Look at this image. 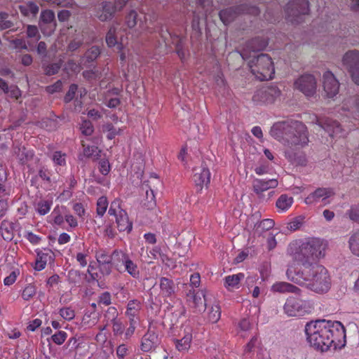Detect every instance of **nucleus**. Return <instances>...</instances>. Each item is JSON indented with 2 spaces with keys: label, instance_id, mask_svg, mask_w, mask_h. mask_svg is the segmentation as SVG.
<instances>
[{
  "label": "nucleus",
  "instance_id": "obj_1",
  "mask_svg": "<svg viewBox=\"0 0 359 359\" xmlns=\"http://www.w3.org/2000/svg\"><path fill=\"white\" fill-rule=\"evenodd\" d=\"M270 134L283 144L288 161L295 165H306V157L302 149L308 145L309 139L304 124L292 120L277 122L272 126Z\"/></svg>",
  "mask_w": 359,
  "mask_h": 359
},
{
  "label": "nucleus",
  "instance_id": "obj_2",
  "mask_svg": "<svg viewBox=\"0 0 359 359\" xmlns=\"http://www.w3.org/2000/svg\"><path fill=\"white\" fill-rule=\"evenodd\" d=\"M307 342L317 351H327L331 347L346 344V330L339 321L317 320L308 322L304 327Z\"/></svg>",
  "mask_w": 359,
  "mask_h": 359
},
{
  "label": "nucleus",
  "instance_id": "obj_3",
  "mask_svg": "<svg viewBox=\"0 0 359 359\" xmlns=\"http://www.w3.org/2000/svg\"><path fill=\"white\" fill-rule=\"evenodd\" d=\"M286 276L290 280L316 293H325L331 287V277L328 271L319 264L300 268L295 264H290Z\"/></svg>",
  "mask_w": 359,
  "mask_h": 359
},
{
  "label": "nucleus",
  "instance_id": "obj_4",
  "mask_svg": "<svg viewBox=\"0 0 359 359\" xmlns=\"http://www.w3.org/2000/svg\"><path fill=\"white\" fill-rule=\"evenodd\" d=\"M268 45V41L264 39L255 38L248 42L240 55L243 60H248L253 57L248 62L251 72L259 80H269L273 79L275 73L273 62L266 54H259L257 57L251 55V53H255L265 48Z\"/></svg>",
  "mask_w": 359,
  "mask_h": 359
},
{
  "label": "nucleus",
  "instance_id": "obj_5",
  "mask_svg": "<svg viewBox=\"0 0 359 359\" xmlns=\"http://www.w3.org/2000/svg\"><path fill=\"white\" fill-rule=\"evenodd\" d=\"M327 243L316 238L297 240L288 247L287 253L292 258L296 266L300 268L314 264L313 262L322 259L325 255Z\"/></svg>",
  "mask_w": 359,
  "mask_h": 359
},
{
  "label": "nucleus",
  "instance_id": "obj_6",
  "mask_svg": "<svg viewBox=\"0 0 359 359\" xmlns=\"http://www.w3.org/2000/svg\"><path fill=\"white\" fill-rule=\"evenodd\" d=\"M314 304L312 301L302 299L293 296L287 297L283 306L284 313L290 317H302L312 312Z\"/></svg>",
  "mask_w": 359,
  "mask_h": 359
},
{
  "label": "nucleus",
  "instance_id": "obj_7",
  "mask_svg": "<svg viewBox=\"0 0 359 359\" xmlns=\"http://www.w3.org/2000/svg\"><path fill=\"white\" fill-rule=\"evenodd\" d=\"M113 260L118 269H119V266H123L124 271L127 272L133 278H139L140 274L139 267L127 253L122 250H115L113 252Z\"/></svg>",
  "mask_w": 359,
  "mask_h": 359
},
{
  "label": "nucleus",
  "instance_id": "obj_8",
  "mask_svg": "<svg viewBox=\"0 0 359 359\" xmlns=\"http://www.w3.org/2000/svg\"><path fill=\"white\" fill-rule=\"evenodd\" d=\"M280 90L276 86H268L258 89L252 97L256 104H272L280 97Z\"/></svg>",
  "mask_w": 359,
  "mask_h": 359
},
{
  "label": "nucleus",
  "instance_id": "obj_9",
  "mask_svg": "<svg viewBox=\"0 0 359 359\" xmlns=\"http://www.w3.org/2000/svg\"><path fill=\"white\" fill-rule=\"evenodd\" d=\"M108 213L116 217L117 227L120 231L128 233L132 230V222L129 221L127 212L116 202L111 203Z\"/></svg>",
  "mask_w": 359,
  "mask_h": 359
},
{
  "label": "nucleus",
  "instance_id": "obj_10",
  "mask_svg": "<svg viewBox=\"0 0 359 359\" xmlns=\"http://www.w3.org/2000/svg\"><path fill=\"white\" fill-rule=\"evenodd\" d=\"M334 194V191L332 189L318 188L305 198L304 203L306 205L321 203L323 205H326L330 203V198Z\"/></svg>",
  "mask_w": 359,
  "mask_h": 359
},
{
  "label": "nucleus",
  "instance_id": "obj_11",
  "mask_svg": "<svg viewBox=\"0 0 359 359\" xmlns=\"http://www.w3.org/2000/svg\"><path fill=\"white\" fill-rule=\"evenodd\" d=\"M343 65L351 73L353 81L359 85V51L347 52L343 57Z\"/></svg>",
  "mask_w": 359,
  "mask_h": 359
},
{
  "label": "nucleus",
  "instance_id": "obj_12",
  "mask_svg": "<svg viewBox=\"0 0 359 359\" xmlns=\"http://www.w3.org/2000/svg\"><path fill=\"white\" fill-rule=\"evenodd\" d=\"M309 2L307 0H292L288 3L286 7V13L288 18L292 22H298L299 20L294 18H297L301 15L309 13Z\"/></svg>",
  "mask_w": 359,
  "mask_h": 359
},
{
  "label": "nucleus",
  "instance_id": "obj_13",
  "mask_svg": "<svg viewBox=\"0 0 359 359\" xmlns=\"http://www.w3.org/2000/svg\"><path fill=\"white\" fill-rule=\"evenodd\" d=\"M294 87L306 96H312L316 91V79L311 74L302 75L295 81Z\"/></svg>",
  "mask_w": 359,
  "mask_h": 359
},
{
  "label": "nucleus",
  "instance_id": "obj_14",
  "mask_svg": "<svg viewBox=\"0 0 359 359\" xmlns=\"http://www.w3.org/2000/svg\"><path fill=\"white\" fill-rule=\"evenodd\" d=\"M240 13L257 15L259 13V10L257 7H248L247 6H241L237 8H229L221 11L219 12V18L223 23L226 25L236 18L237 13Z\"/></svg>",
  "mask_w": 359,
  "mask_h": 359
},
{
  "label": "nucleus",
  "instance_id": "obj_15",
  "mask_svg": "<svg viewBox=\"0 0 359 359\" xmlns=\"http://www.w3.org/2000/svg\"><path fill=\"white\" fill-rule=\"evenodd\" d=\"M323 86L327 97L332 98L339 93V83L330 71H327L323 74Z\"/></svg>",
  "mask_w": 359,
  "mask_h": 359
},
{
  "label": "nucleus",
  "instance_id": "obj_16",
  "mask_svg": "<svg viewBox=\"0 0 359 359\" xmlns=\"http://www.w3.org/2000/svg\"><path fill=\"white\" fill-rule=\"evenodd\" d=\"M210 172L204 165L195 168L194 170L193 181L198 192L201 191L210 183Z\"/></svg>",
  "mask_w": 359,
  "mask_h": 359
},
{
  "label": "nucleus",
  "instance_id": "obj_17",
  "mask_svg": "<svg viewBox=\"0 0 359 359\" xmlns=\"http://www.w3.org/2000/svg\"><path fill=\"white\" fill-rule=\"evenodd\" d=\"M39 26L43 34L49 36L55 29V13L50 10H45L41 13Z\"/></svg>",
  "mask_w": 359,
  "mask_h": 359
},
{
  "label": "nucleus",
  "instance_id": "obj_18",
  "mask_svg": "<svg viewBox=\"0 0 359 359\" xmlns=\"http://www.w3.org/2000/svg\"><path fill=\"white\" fill-rule=\"evenodd\" d=\"M188 301L191 306L195 307L199 311H203L206 307V303L208 301L207 290L203 289L195 292L190 291L187 294Z\"/></svg>",
  "mask_w": 359,
  "mask_h": 359
},
{
  "label": "nucleus",
  "instance_id": "obj_19",
  "mask_svg": "<svg viewBox=\"0 0 359 359\" xmlns=\"http://www.w3.org/2000/svg\"><path fill=\"white\" fill-rule=\"evenodd\" d=\"M116 30L117 27L115 26H113L109 29L106 36V43L109 47H113L117 44V49L120 52V59L121 61H124L128 57V54H126L123 50L124 47L123 38H121V42L120 43H118V34Z\"/></svg>",
  "mask_w": 359,
  "mask_h": 359
},
{
  "label": "nucleus",
  "instance_id": "obj_20",
  "mask_svg": "<svg viewBox=\"0 0 359 359\" xmlns=\"http://www.w3.org/2000/svg\"><path fill=\"white\" fill-rule=\"evenodd\" d=\"M180 339H175L174 343L176 349L180 352L187 351L192 341V329L190 327H185L182 333H180Z\"/></svg>",
  "mask_w": 359,
  "mask_h": 359
},
{
  "label": "nucleus",
  "instance_id": "obj_21",
  "mask_svg": "<svg viewBox=\"0 0 359 359\" xmlns=\"http://www.w3.org/2000/svg\"><path fill=\"white\" fill-rule=\"evenodd\" d=\"M278 184L276 179H255L253 181V190L257 194H260L270 189L276 188Z\"/></svg>",
  "mask_w": 359,
  "mask_h": 359
},
{
  "label": "nucleus",
  "instance_id": "obj_22",
  "mask_svg": "<svg viewBox=\"0 0 359 359\" xmlns=\"http://www.w3.org/2000/svg\"><path fill=\"white\" fill-rule=\"evenodd\" d=\"M243 273L226 276L224 278V286L228 291L238 290L241 286V282L244 279Z\"/></svg>",
  "mask_w": 359,
  "mask_h": 359
},
{
  "label": "nucleus",
  "instance_id": "obj_23",
  "mask_svg": "<svg viewBox=\"0 0 359 359\" xmlns=\"http://www.w3.org/2000/svg\"><path fill=\"white\" fill-rule=\"evenodd\" d=\"M149 185H146L147 187L146 189V201L147 202L144 203V205L148 209H152L156 206V196L155 192L156 189L154 188L155 182L157 184H160L161 182L158 179L154 178L152 180L149 181Z\"/></svg>",
  "mask_w": 359,
  "mask_h": 359
},
{
  "label": "nucleus",
  "instance_id": "obj_24",
  "mask_svg": "<svg viewBox=\"0 0 359 359\" xmlns=\"http://www.w3.org/2000/svg\"><path fill=\"white\" fill-rule=\"evenodd\" d=\"M142 308V304L140 301L133 299L128 302L126 311V316L129 320H135L139 322V313Z\"/></svg>",
  "mask_w": 359,
  "mask_h": 359
},
{
  "label": "nucleus",
  "instance_id": "obj_25",
  "mask_svg": "<svg viewBox=\"0 0 359 359\" xmlns=\"http://www.w3.org/2000/svg\"><path fill=\"white\" fill-rule=\"evenodd\" d=\"M319 126L323 128L332 137L342 136V129L338 122L331 119H326L325 121H319Z\"/></svg>",
  "mask_w": 359,
  "mask_h": 359
},
{
  "label": "nucleus",
  "instance_id": "obj_26",
  "mask_svg": "<svg viewBox=\"0 0 359 359\" xmlns=\"http://www.w3.org/2000/svg\"><path fill=\"white\" fill-rule=\"evenodd\" d=\"M252 329V325L248 318L241 319L235 326L236 335L240 338H246Z\"/></svg>",
  "mask_w": 359,
  "mask_h": 359
},
{
  "label": "nucleus",
  "instance_id": "obj_27",
  "mask_svg": "<svg viewBox=\"0 0 359 359\" xmlns=\"http://www.w3.org/2000/svg\"><path fill=\"white\" fill-rule=\"evenodd\" d=\"M36 254L37 257L34 268L39 271L45 269L48 262L53 259V252L50 250H39L36 252Z\"/></svg>",
  "mask_w": 359,
  "mask_h": 359
},
{
  "label": "nucleus",
  "instance_id": "obj_28",
  "mask_svg": "<svg viewBox=\"0 0 359 359\" xmlns=\"http://www.w3.org/2000/svg\"><path fill=\"white\" fill-rule=\"evenodd\" d=\"M101 10L97 12V18L102 20L105 21L111 19L114 13L117 11L113 3L110 1H104L102 4Z\"/></svg>",
  "mask_w": 359,
  "mask_h": 359
},
{
  "label": "nucleus",
  "instance_id": "obj_29",
  "mask_svg": "<svg viewBox=\"0 0 359 359\" xmlns=\"http://www.w3.org/2000/svg\"><path fill=\"white\" fill-rule=\"evenodd\" d=\"M158 343L157 336L154 332H148L142 339L141 350L144 352L151 351Z\"/></svg>",
  "mask_w": 359,
  "mask_h": 359
},
{
  "label": "nucleus",
  "instance_id": "obj_30",
  "mask_svg": "<svg viewBox=\"0 0 359 359\" xmlns=\"http://www.w3.org/2000/svg\"><path fill=\"white\" fill-rule=\"evenodd\" d=\"M294 198L287 194H281L276 202V208L280 213L287 212L292 205Z\"/></svg>",
  "mask_w": 359,
  "mask_h": 359
},
{
  "label": "nucleus",
  "instance_id": "obj_31",
  "mask_svg": "<svg viewBox=\"0 0 359 359\" xmlns=\"http://www.w3.org/2000/svg\"><path fill=\"white\" fill-rule=\"evenodd\" d=\"M271 291L280 293H294L297 294L300 291L299 288L286 282H277L271 286Z\"/></svg>",
  "mask_w": 359,
  "mask_h": 359
},
{
  "label": "nucleus",
  "instance_id": "obj_32",
  "mask_svg": "<svg viewBox=\"0 0 359 359\" xmlns=\"http://www.w3.org/2000/svg\"><path fill=\"white\" fill-rule=\"evenodd\" d=\"M160 294L163 297H171L175 293V287L172 280L167 278L160 279Z\"/></svg>",
  "mask_w": 359,
  "mask_h": 359
},
{
  "label": "nucleus",
  "instance_id": "obj_33",
  "mask_svg": "<svg viewBox=\"0 0 359 359\" xmlns=\"http://www.w3.org/2000/svg\"><path fill=\"white\" fill-rule=\"evenodd\" d=\"M143 16L145 18V15L143 13H140V15L135 11H131L128 15L126 16V23L129 28L134 27L139 21V27L141 29L144 28V23L142 20V17Z\"/></svg>",
  "mask_w": 359,
  "mask_h": 359
},
{
  "label": "nucleus",
  "instance_id": "obj_34",
  "mask_svg": "<svg viewBox=\"0 0 359 359\" xmlns=\"http://www.w3.org/2000/svg\"><path fill=\"white\" fill-rule=\"evenodd\" d=\"M275 222L271 219H265L255 225L254 233L258 236L262 235L266 231H269L273 227Z\"/></svg>",
  "mask_w": 359,
  "mask_h": 359
},
{
  "label": "nucleus",
  "instance_id": "obj_35",
  "mask_svg": "<svg viewBox=\"0 0 359 359\" xmlns=\"http://www.w3.org/2000/svg\"><path fill=\"white\" fill-rule=\"evenodd\" d=\"M20 11L25 16H35L39 12V6L34 2H28L20 5Z\"/></svg>",
  "mask_w": 359,
  "mask_h": 359
},
{
  "label": "nucleus",
  "instance_id": "obj_36",
  "mask_svg": "<svg viewBox=\"0 0 359 359\" xmlns=\"http://www.w3.org/2000/svg\"><path fill=\"white\" fill-rule=\"evenodd\" d=\"M2 237L6 241H11L13 237V224L7 221L2 222L1 226Z\"/></svg>",
  "mask_w": 359,
  "mask_h": 359
},
{
  "label": "nucleus",
  "instance_id": "obj_37",
  "mask_svg": "<svg viewBox=\"0 0 359 359\" xmlns=\"http://www.w3.org/2000/svg\"><path fill=\"white\" fill-rule=\"evenodd\" d=\"M102 130L104 133H107V137L109 140L114 139L116 136L121 135L123 129L116 128L111 123L104 124L102 127Z\"/></svg>",
  "mask_w": 359,
  "mask_h": 359
},
{
  "label": "nucleus",
  "instance_id": "obj_38",
  "mask_svg": "<svg viewBox=\"0 0 359 359\" xmlns=\"http://www.w3.org/2000/svg\"><path fill=\"white\" fill-rule=\"evenodd\" d=\"M348 245L351 252L359 257V231L354 232L351 236Z\"/></svg>",
  "mask_w": 359,
  "mask_h": 359
},
{
  "label": "nucleus",
  "instance_id": "obj_39",
  "mask_svg": "<svg viewBox=\"0 0 359 359\" xmlns=\"http://www.w3.org/2000/svg\"><path fill=\"white\" fill-rule=\"evenodd\" d=\"M148 256L153 259H161L163 263L168 264L167 262V260H168V256L157 246L149 250Z\"/></svg>",
  "mask_w": 359,
  "mask_h": 359
},
{
  "label": "nucleus",
  "instance_id": "obj_40",
  "mask_svg": "<svg viewBox=\"0 0 359 359\" xmlns=\"http://www.w3.org/2000/svg\"><path fill=\"white\" fill-rule=\"evenodd\" d=\"M65 209L64 207H55L51 212L50 217L53 223L58 226H62L64 223V217L62 213V210Z\"/></svg>",
  "mask_w": 359,
  "mask_h": 359
},
{
  "label": "nucleus",
  "instance_id": "obj_41",
  "mask_svg": "<svg viewBox=\"0 0 359 359\" xmlns=\"http://www.w3.org/2000/svg\"><path fill=\"white\" fill-rule=\"evenodd\" d=\"M89 257H90L89 249H84L83 251L77 252L75 255L76 262L79 264L80 266L82 268L87 266Z\"/></svg>",
  "mask_w": 359,
  "mask_h": 359
},
{
  "label": "nucleus",
  "instance_id": "obj_42",
  "mask_svg": "<svg viewBox=\"0 0 359 359\" xmlns=\"http://www.w3.org/2000/svg\"><path fill=\"white\" fill-rule=\"evenodd\" d=\"M53 203L50 201H41L36 206V211L40 215H45L49 212L51 209Z\"/></svg>",
  "mask_w": 359,
  "mask_h": 359
},
{
  "label": "nucleus",
  "instance_id": "obj_43",
  "mask_svg": "<svg viewBox=\"0 0 359 359\" xmlns=\"http://www.w3.org/2000/svg\"><path fill=\"white\" fill-rule=\"evenodd\" d=\"M221 317L220 308L218 305L212 306L208 311V319L212 323H217Z\"/></svg>",
  "mask_w": 359,
  "mask_h": 359
},
{
  "label": "nucleus",
  "instance_id": "obj_44",
  "mask_svg": "<svg viewBox=\"0 0 359 359\" xmlns=\"http://www.w3.org/2000/svg\"><path fill=\"white\" fill-rule=\"evenodd\" d=\"M108 208V201L106 197L101 196L97 201L96 212L97 215L102 217L107 211Z\"/></svg>",
  "mask_w": 359,
  "mask_h": 359
},
{
  "label": "nucleus",
  "instance_id": "obj_45",
  "mask_svg": "<svg viewBox=\"0 0 359 359\" xmlns=\"http://www.w3.org/2000/svg\"><path fill=\"white\" fill-rule=\"evenodd\" d=\"M305 220V217L304 215H299L294 219H292L287 224V229L290 231H296L299 229L303 224Z\"/></svg>",
  "mask_w": 359,
  "mask_h": 359
},
{
  "label": "nucleus",
  "instance_id": "obj_46",
  "mask_svg": "<svg viewBox=\"0 0 359 359\" xmlns=\"http://www.w3.org/2000/svg\"><path fill=\"white\" fill-rule=\"evenodd\" d=\"M95 257L97 262L100 264L104 265L109 264L111 260L113 259V256L111 257L105 251L99 250L95 254Z\"/></svg>",
  "mask_w": 359,
  "mask_h": 359
},
{
  "label": "nucleus",
  "instance_id": "obj_47",
  "mask_svg": "<svg viewBox=\"0 0 359 359\" xmlns=\"http://www.w3.org/2000/svg\"><path fill=\"white\" fill-rule=\"evenodd\" d=\"M60 316L65 320L70 321L75 317V311L70 307H63L59 310Z\"/></svg>",
  "mask_w": 359,
  "mask_h": 359
},
{
  "label": "nucleus",
  "instance_id": "obj_48",
  "mask_svg": "<svg viewBox=\"0 0 359 359\" xmlns=\"http://www.w3.org/2000/svg\"><path fill=\"white\" fill-rule=\"evenodd\" d=\"M36 290L35 286L29 284L24 288L22 293V297L25 300H29L36 294Z\"/></svg>",
  "mask_w": 359,
  "mask_h": 359
},
{
  "label": "nucleus",
  "instance_id": "obj_49",
  "mask_svg": "<svg viewBox=\"0 0 359 359\" xmlns=\"http://www.w3.org/2000/svg\"><path fill=\"white\" fill-rule=\"evenodd\" d=\"M100 54V50L97 46H93L85 54V57L88 62L95 60Z\"/></svg>",
  "mask_w": 359,
  "mask_h": 359
},
{
  "label": "nucleus",
  "instance_id": "obj_50",
  "mask_svg": "<svg viewBox=\"0 0 359 359\" xmlns=\"http://www.w3.org/2000/svg\"><path fill=\"white\" fill-rule=\"evenodd\" d=\"M67 337V334L65 331H58L51 337L52 341L57 345L62 344Z\"/></svg>",
  "mask_w": 359,
  "mask_h": 359
},
{
  "label": "nucleus",
  "instance_id": "obj_51",
  "mask_svg": "<svg viewBox=\"0 0 359 359\" xmlns=\"http://www.w3.org/2000/svg\"><path fill=\"white\" fill-rule=\"evenodd\" d=\"M81 133L85 135H90L94 130L93 126L90 121L83 120L80 126Z\"/></svg>",
  "mask_w": 359,
  "mask_h": 359
},
{
  "label": "nucleus",
  "instance_id": "obj_52",
  "mask_svg": "<svg viewBox=\"0 0 359 359\" xmlns=\"http://www.w3.org/2000/svg\"><path fill=\"white\" fill-rule=\"evenodd\" d=\"M0 82L2 83V88L5 90V87H6V92L11 97L18 99L21 95L20 90L17 86H11V88L8 89L6 83L3 82L2 81H0Z\"/></svg>",
  "mask_w": 359,
  "mask_h": 359
},
{
  "label": "nucleus",
  "instance_id": "obj_53",
  "mask_svg": "<svg viewBox=\"0 0 359 359\" xmlns=\"http://www.w3.org/2000/svg\"><path fill=\"white\" fill-rule=\"evenodd\" d=\"M258 339L257 336H254L251 338L250 341L246 344L244 348V355L245 358H248L249 354L254 350L256 344H257Z\"/></svg>",
  "mask_w": 359,
  "mask_h": 359
},
{
  "label": "nucleus",
  "instance_id": "obj_54",
  "mask_svg": "<svg viewBox=\"0 0 359 359\" xmlns=\"http://www.w3.org/2000/svg\"><path fill=\"white\" fill-rule=\"evenodd\" d=\"M100 153V150L95 146H87L83 149V154L87 157H97Z\"/></svg>",
  "mask_w": 359,
  "mask_h": 359
},
{
  "label": "nucleus",
  "instance_id": "obj_55",
  "mask_svg": "<svg viewBox=\"0 0 359 359\" xmlns=\"http://www.w3.org/2000/svg\"><path fill=\"white\" fill-rule=\"evenodd\" d=\"M65 154L61 151H55L53 156V161L56 165H65L66 163Z\"/></svg>",
  "mask_w": 359,
  "mask_h": 359
},
{
  "label": "nucleus",
  "instance_id": "obj_56",
  "mask_svg": "<svg viewBox=\"0 0 359 359\" xmlns=\"http://www.w3.org/2000/svg\"><path fill=\"white\" fill-rule=\"evenodd\" d=\"M347 214L352 221L359 223V205H353Z\"/></svg>",
  "mask_w": 359,
  "mask_h": 359
},
{
  "label": "nucleus",
  "instance_id": "obj_57",
  "mask_svg": "<svg viewBox=\"0 0 359 359\" xmlns=\"http://www.w3.org/2000/svg\"><path fill=\"white\" fill-rule=\"evenodd\" d=\"M261 284L262 282H260L259 285H255L254 287L248 290V292L250 293L252 297L255 299H257L261 295L264 294V287H262L260 285Z\"/></svg>",
  "mask_w": 359,
  "mask_h": 359
},
{
  "label": "nucleus",
  "instance_id": "obj_58",
  "mask_svg": "<svg viewBox=\"0 0 359 359\" xmlns=\"http://www.w3.org/2000/svg\"><path fill=\"white\" fill-rule=\"evenodd\" d=\"M129 327L124 332L125 339H130L133 335L136 328V325L138 323L137 321H135V320L133 319L132 320H129Z\"/></svg>",
  "mask_w": 359,
  "mask_h": 359
},
{
  "label": "nucleus",
  "instance_id": "obj_59",
  "mask_svg": "<svg viewBox=\"0 0 359 359\" xmlns=\"http://www.w3.org/2000/svg\"><path fill=\"white\" fill-rule=\"evenodd\" d=\"M116 354L118 359H124L125 357L128 354V346L124 344H120L116 348Z\"/></svg>",
  "mask_w": 359,
  "mask_h": 359
},
{
  "label": "nucleus",
  "instance_id": "obj_60",
  "mask_svg": "<svg viewBox=\"0 0 359 359\" xmlns=\"http://www.w3.org/2000/svg\"><path fill=\"white\" fill-rule=\"evenodd\" d=\"M27 34L29 38H33L36 41H38L40 39V34L39 33V30L36 26L34 25H28L27 29Z\"/></svg>",
  "mask_w": 359,
  "mask_h": 359
},
{
  "label": "nucleus",
  "instance_id": "obj_61",
  "mask_svg": "<svg viewBox=\"0 0 359 359\" xmlns=\"http://www.w3.org/2000/svg\"><path fill=\"white\" fill-rule=\"evenodd\" d=\"M123 325L120 320H113V332L115 335H121L123 333Z\"/></svg>",
  "mask_w": 359,
  "mask_h": 359
},
{
  "label": "nucleus",
  "instance_id": "obj_62",
  "mask_svg": "<svg viewBox=\"0 0 359 359\" xmlns=\"http://www.w3.org/2000/svg\"><path fill=\"white\" fill-rule=\"evenodd\" d=\"M8 16L6 13H0V28L2 29L10 28L12 26V23L7 20Z\"/></svg>",
  "mask_w": 359,
  "mask_h": 359
},
{
  "label": "nucleus",
  "instance_id": "obj_63",
  "mask_svg": "<svg viewBox=\"0 0 359 359\" xmlns=\"http://www.w3.org/2000/svg\"><path fill=\"white\" fill-rule=\"evenodd\" d=\"M259 278L257 275L248 276L245 280V285L248 290L257 285Z\"/></svg>",
  "mask_w": 359,
  "mask_h": 359
},
{
  "label": "nucleus",
  "instance_id": "obj_64",
  "mask_svg": "<svg viewBox=\"0 0 359 359\" xmlns=\"http://www.w3.org/2000/svg\"><path fill=\"white\" fill-rule=\"evenodd\" d=\"M76 90H77V86L75 84L71 85L68 92L67 93V94L65 97V102H70L74 98Z\"/></svg>",
  "mask_w": 359,
  "mask_h": 359
}]
</instances>
